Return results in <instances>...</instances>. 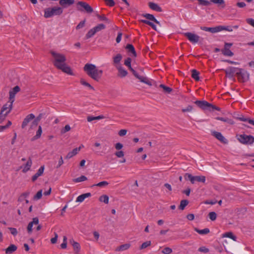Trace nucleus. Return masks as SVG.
I'll return each mask as SVG.
<instances>
[{
	"label": "nucleus",
	"instance_id": "c9c22d12",
	"mask_svg": "<svg viewBox=\"0 0 254 254\" xmlns=\"http://www.w3.org/2000/svg\"><path fill=\"white\" fill-rule=\"evenodd\" d=\"M195 231L201 235H205L209 233L210 231L208 228H205L203 230H199L197 228H194Z\"/></svg>",
	"mask_w": 254,
	"mask_h": 254
},
{
	"label": "nucleus",
	"instance_id": "49530a36",
	"mask_svg": "<svg viewBox=\"0 0 254 254\" xmlns=\"http://www.w3.org/2000/svg\"><path fill=\"white\" fill-rule=\"evenodd\" d=\"M95 33L96 32L94 30V28H93L87 32V33L86 35V38L87 39L90 38L92 37Z\"/></svg>",
	"mask_w": 254,
	"mask_h": 254
},
{
	"label": "nucleus",
	"instance_id": "c03bdc74",
	"mask_svg": "<svg viewBox=\"0 0 254 254\" xmlns=\"http://www.w3.org/2000/svg\"><path fill=\"white\" fill-rule=\"evenodd\" d=\"M106 28L105 25L104 24H99L93 28L95 31L96 33L99 32L102 30Z\"/></svg>",
	"mask_w": 254,
	"mask_h": 254
},
{
	"label": "nucleus",
	"instance_id": "052dcab7",
	"mask_svg": "<svg viewBox=\"0 0 254 254\" xmlns=\"http://www.w3.org/2000/svg\"><path fill=\"white\" fill-rule=\"evenodd\" d=\"M85 20L81 21L76 27V29H79L84 26Z\"/></svg>",
	"mask_w": 254,
	"mask_h": 254
},
{
	"label": "nucleus",
	"instance_id": "2eb2a0df",
	"mask_svg": "<svg viewBox=\"0 0 254 254\" xmlns=\"http://www.w3.org/2000/svg\"><path fill=\"white\" fill-rule=\"evenodd\" d=\"M35 118V116L33 114H30L27 115L26 118L24 119L21 127L22 128H24L33 119Z\"/></svg>",
	"mask_w": 254,
	"mask_h": 254
},
{
	"label": "nucleus",
	"instance_id": "0eeeda50",
	"mask_svg": "<svg viewBox=\"0 0 254 254\" xmlns=\"http://www.w3.org/2000/svg\"><path fill=\"white\" fill-rule=\"evenodd\" d=\"M77 9L80 11L85 10L88 13H91L93 11L92 7L87 2L80 1L77 2Z\"/></svg>",
	"mask_w": 254,
	"mask_h": 254
},
{
	"label": "nucleus",
	"instance_id": "ddd939ff",
	"mask_svg": "<svg viewBox=\"0 0 254 254\" xmlns=\"http://www.w3.org/2000/svg\"><path fill=\"white\" fill-rule=\"evenodd\" d=\"M20 91V88L18 86H16L14 87H13L12 89V90H10L9 92V100L12 101V100L14 101V97L15 96V94L19 92Z\"/></svg>",
	"mask_w": 254,
	"mask_h": 254
},
{
	"label": "nucleus",
	"instance_id": "4be33fe9",
	"mask_svg": "<svg viewBox=\"0 0 254 254\" xmlns=\"http://www.w3.org/2000/svg\"><path fill=\"white\" fill-rule=\"evenodd\" d=\"M17 249V247L14 245L11 244L10 245L8 248L4 249L5 252L6 254H12L15 251H16Z\"/></svg>",
	"mask_w": 254,
	"mask_h": 254
},
{
	"label": "nucleus",
	"instance_id": "f704fd0d",
	"mask_svg": "<svg viewBox=\"0 0 254 254\" xmlns=\"http://www.w3.org/2000/svg\"><path fill=\"white\" fill-rule=\"evenodd\" d=\"M222 53L224 56L232 57L234 55V53L228 48H224L222 50Z\"/></svg>",
	"mask_w": 254,
	"mask_h": 254
},
{
	"label": "nucleus",
	"instance_id": "7ed1b4c3",
	"mask_svg": "<svg viewBox=\"0 0 254 254\" xmlns=\"http://www.w3.org/2000/svg\"><path fill=\"white\" fill-rule=\"evenodd\" d=\"M131 59L130 58H127L125 61L124 64L128 67V69L131 71L134 76L138 79L141 82H143L148 85L151 86L152 84L148 80L147 77L140 76L137 72L134 70L131 66Z\"/></svg>",
	"mask_w": 254,
	"mask_h": 254
},
{
	"label": "nucleus",
	"instance_id": "09e8293b",
	"mask_svg": "<svg viewBox=\"0 0 254 254\" xmlns=\"http://www.w3.org/2000/svg\"><path fill=\"white\" fill-rule=\"evenodd\" d=\"M208 216L211 220L214 221L216 219L217 214L215 212H210L208 214Z\"/></svg>",
	"mask_w": 254,
	"mask_h": 254
},
{
	"label": "nucleus",
	"instance_id": "aec40b11",
	"mask_svg": "<svg viewBox=\"0 0 254 254\" xmlns=\"http://www.w3.org/2000/svg\"><path fill=\"white\" fill-rule=\"evenodd\" d=\"M74 3V0H60L59 4L64 8L67 7L73 4Z\"/></svg>",
	"mask_w": 254,
	"mask_h": 254
},
{
	"label": "nucleus",
	"instance_id": "864d4df0",
	"mask_svg": "<svg viewBox=\"0 0 254 254\" xmlns=\"http://www.w3.org/2000/svg\"><path fill=\"white\" fill-rule=\"evenodd\" d=\"M172 252V250L170 248L166 247L162 251V253L164 254H170Z\"/></svg>",
	"mask_w": 254,
	"mask_h": 254
},
{
	"label": "nucleus",
	"instance_id": "69168bd1",
	"mask_svg": "<svg viewBox=\"0 0 254 254\" xmlns=\"http://www.w3.org/2000/svg\"><path fill=\"white\" fill-rule=\"evenodd\" d=\"M127 133V129H121L120 130L119 132H118V134L120 136H123L124 135H125Z\"/></svg>",
	"mask_w": 254,
	"mask_h": 254
},
{
	"label": "nucleus",
	"instance_id": "f8f14e48",
	"mask_svg": "<svg viewBox=\"0 0 254 254\" xmlns=\"http://www.w3.org/2000/svg\"><path fill=\"white\" fill-rule=\"evenodd\" d=\"M212 135L223 144L228 143V140L223 136L221 132L213 131H212Z\"/></svg>",
	"mask_w": 254,
	"mask_h": 254
},
{
	"label": "nucleus",
	"instance_id": "6ab92c4d",
	"mask_svg": "<svg viewBox=\"0 0 254 254\" xmlns=\"http://www.w3.org/2000/svg\"><path fill=\"white\" fill-rule=\"evenodd\" d=\"M13 102V100H12L11 102H10L9 105V110L6 112L5 113H0V124H1L2 122L5 120V117L7 116L8 113H10L11 110L12 108V104Z\"/></svg>",
	"mask_w": 254,
	"mask_h": 254
},
{
	"label": "nucleus",
	"instance_id": "0e129e2a",
	"mask_svg": "<svg viewBox=\"0 0 254 254\" xmlns=\"http://www.w3.org/2000/svg\"><path fill=\"white\" fill-rule=\"evenodd\" d=\"M58 235L56 233H55V237L52 238L51 239V242L52 244H56L57 241Z\"/></svg>",
	"mask_w": 254,
	"mask_h": 254
},
{
	"label": "nucleus",
	"instance_id": "cd10ccee",
	"mask_svg": "<svg viewBox=\"0 0 254 254\" xmlns=\"http://www.w3.org/2000/svg\"><path fill=\"white\" fill-rule=\"evenodd\" d=\"M130 244L129 243L122 245L116 249V251H124L127 250L130 247Z\"/></svg>",
	"mask_w": 254,
	"mask_h": 254
},
{
	"label": "nucleus",
	"instance_id": "4d7b16f0",
	"mask_svg": "<svg viewBox=\"0 0 254 254\" xmlns=\"http://www.w3.org/2000/svg\"><path fill=\"white\" fill-rule=\"evenodd\" d=\"M115 155L118 158H122L124 156L125 153L124 151L120 150L115 153Z\"/></svg>",
	"mask_w": 254,
	"mask_h": 254
},
{
	"label": "nucleus",
	"instance_id": "c85d7f7f",
	"mask_svg": "<svg viewBox=\"0 0 254 254\" xmlns=\"http://www.w3.org/2000/svg\"><path fill=\"white\" fill-rule=\"evenodd\" d=\"M32 164V161L30 157L29 158L27 163L25 165V166L22 170V172L24 173L27 172L28 171H29L30 169V167H31V165Z\"/></svg>",
	"mask_w": 254,
	"mask_h": 254
},
{
	"label": "nucleus",
	"instance_id": "b1692460",
	"mask_svg": "<svg viewBox=\"0 0 254 254\" xmlns=\"http://www.w3.org/2000/svg\"><path fill=\"white\" fill-rule=\"evenodd\" d=\"M117 69L118 70V76L121 77H124L126 76L127 74V70L124 69L123 67L120 65L116 66Z\"/></svg>",
	"mask_w": 254,
	"mask_h": 254
},
{
	"label": "nucleus",
	"instance_id": "3c124183",
	"mask_svg": "<svg viewBox=\"0 0 254 254\" xmlns=\"http://www.w3.org/2000/svg\"><path fill=\"white\" fill-rule=\"evenodd\" d=\"M97 17L100 20L105 21L108 23L110 22V21L104 14L102 15H97Z\"/></svg>",
	"mask_w": 254,
	"mask_h": 254
},
{
	"label": "nucleus",
	"instance_id": "5701e85b",
	"mask_svg": "<svg viewBox=\"0 0 254 254\" xmlns=\"http://www.w3.org/2000/svg\"><path fill=\"white\" fill-rule=\"evenodd\" d=\"M142 16L146 18V19L152 21L154 22L157 24H158L159 25H161L159 21H158L155 17L153 15L149 13H146L142 14Z\"/></svg>",
	"mask_w": 254,
	"mask_h": 254
},
{
	"label": "nucleus",
	"instance_id": "c756f323",
	"mask_svg": "<svg viewBox=\"0 0 254 254\" xmlns=\"http://www.w3.org/2000/svg\"><path fill=\"white\" fill-rule=\"evenodd\" d=\"M216 119L227 123V124L230 125H233L234 123V121L232 120L229 119L228 118L217 117L216 118Z\"/></svg>",
	"mask_w": 254,
	"mask_h": 254
},
{
	"label": "nucleus",
	"instance_id": "423d86ee",
	"mask_svg": "<svg viewBox=\"0 0 254 254\" xmlns=\"http://www.w3.org/2000/svg\"><path fill=\"white\" fill-rule=\"evenodd\" d=\"M237 139L242 144H252L254 142V137L251 135L237 134Z\"/></svg>",
	"mask_w": 254,
	"mask_h": 254
},
{
	"label": "nucleus",
	"instance_id": "774afa93",
	"mask_svg": "<svg viewBox=\"0 0 254 254\" xmlns=\"http://www.w3.org/2000/svg\"><path fill=\"white\" fill-rule=\"evenodd\" d=\"M247 22L254 27V19L252 18H248L246 20Z\"/></svg>",
	"mask_w": 254,
	"mask_h": 254
},
{
	"label": "nucleus",
	"instance_id": "13d9d810",
	"mask_svg": "<svg viewBox=\"0 0 254 254\" xmlns=\"http://www.w3.org/2000/svg\"><path fill=\"white\" fill-rule=\"evenodd\" d=\"M8 229L10 231L11 234L13 235L14 236L17 235L18 232L16 228H12V227H8Z\"/></svg>",
	"mask_w": 254,
	"mask_h": 254
},
{
	"label": "nucleus",
	"instance_id": "680f3d73",
	"mask_svg": "<svg viewBox=\"0 0 254 254\" xmlns=\"http://www.w3.org/2000/svg\"><path fill=\"white\" fill-rule=\"evenodd\" d=\"M192 109L193 107L192 106L189 105L186 108L183 109L182 111L183 112H190L192 111Z\"/></svg>",
	"mask_w": 254,
	"mask_h": 254
},
{
	"label": "nucleus",
	"instance_id": "4c0bfd02",
	"mask_svg": "<svg viewBox=\"0 0 254 254\" xmlns=\"http://www.w3.org/2000/svg\"><path fill=\"white\" fill-rule=\"evenodd\" d=\"M80 83H81V84H82V85L83 86H86V87H88L89 89H91V90H94L95 89L89 83H88L87 82H86L84 79L83 78H81L80 80Z\"/></svg>",
	"mask_w": 254,
	"mask_h": 254
},
{
	"label": "nucleus",
	"instance_id": "6e6552de",
	"mask_svg": "<svg viewBox=\"0 0 254 254\" xmlns=\"http://www.w3.org/2000/svg\"><path fill=\"white\" fill-rule=\"evenodd\" d=\"M237 76L239 81L245 82L249 80V74L247 71L242 68H240L239 72L237 73Z\"/></svg>",
	"mask_w": 254,
	"mask_h": 254
},
{
	"label": "nucleus",
	"instance_id": "a19ab883",
	"mask_svg": "<svg viewBox=\"0 0 254 254\" xmlns=\"http://www.w3.org/2000/svg\"><path fill=\"white\" fill-rule=\"evenodd\" d=\"M159 87L162 88L163 89V91L166 93H170L172 91V89L171 88L166 86L164 84H160Z\"/></svg>",
	"mask_w": 254,
	"mask_h": 254
},
{
	"label": "nucleus",
	"instance_id": "1a4fd4ad",
	"mask_svg": "<svg viewBox=\"0 0 254 254\" xmlns=\"http://www.w3.org/2000/svg\"><path fill=\"white\" fill-rule=\"evenodd\" d=\"M184 35L191 43L193 44L197 43L200 38L199 36L197 35L190 32L185 33Z\"/></svg>",
	"mask_w": 254,
	"mask_h": 254
},
{
	"label": "nucleus",
	"instance_id": "7c9ffc66",
	"mask_svg": "<svg viewBox=\"0 0 254 254\" xmlns=\"http://www.w3.org/2000/svg\"><path fill=\"white\" fill-rule=\"evenodd\" d=\"M199 72L198 71H197L196 69H192L191 70V77L195 81L199 80Z\"/></svg>",
	"mask_w": 254,
	"mask_h": 254
},
{
	"label": "nucleus",
	"instance_id": "f03ea898",
	"mask_svg": "<svg viewBox=\"0 0 254 254\" xmlns=\"http://www.w3.org/2000/svg\"><path fill=\"white\" fill-rule=\"evenodd\" d=\"M85 72L93 80L98 81L103 74V70L98 69L95 65L86 64L83 67Z\"/></svg>",
	"mask_w": 254,
	"mask_h": 254
},
{
	"label": "nucleus",
	"instance_id": "9b49d317",
	"mask_svg": "<svg viewBox=\"0 0 254 254\" xmlns=\"http://www.w3.org/2000/svg\"><path fill=\"white\" fill-rule=\"evenodd\" d=\"M200 29L205 31H208L212 33H215L223 30L225 28L223 26H218L215 27H207L205 26L200 27Z\"/></svg>",
	"mask_w": 254,
	"mask_h": 254
},
{
	"label": "nucleus",
	"instance_id": "f257e3e1",
	"mask_svg": "<svg viewBox=\"0 0 254 254\" xmlns=\"http://www.w3.org/2000/svg\"><path fill=\"white\" fill-rule=\"evenodd\" d=\"M51 54L54 58L53 64L57 68L69 75L73 74L71 68L66 63V59L64 55L54 51H51Z\"/></svg>",
	"mask_w": 254,
	"mask_h": 254
},
{
	"label": "nucleus",
	"instance_id": "e433bc0d",
	"mask_svg": "<svg viewBox=\"0 0 254 254\" xmlns=\"http://www.w3.org/2000/svg\"><path fill=\"white\" fill-rule=\"evenodd\" d=\"M140 22L143 23H144V24L149 25L154 30H155V31L157 30L156 25L152 22H150V21L147 20H143V19L141 20Z\"/></svg>",
	"mask_w": 254,
	"mask_h": 254
},
{
	"label": "nucleus",
	"instance_id": "8fccbe9b",
	"mask_svg": "<svg viewBox=\"0 0 254 254\" xmlns=\"http://www.w3.org/2000/svg\"><path fill=\"white\" fill-rule=\"evenodd\" d=\"M42 196V190H39L34 196V199L38 200L40 199Z\"/></svg>",
	"mask_w": 254,
	"mask_h": 254
},
{
	"label": "nucleus",
	"instance_id": "dca6fc26",
	"mask_svg": "<svg viewBox=\"0 0 254 254\" xmlns=\"http://www.w3.org/2000/svg\"><path fill=\"white\" fill-rule=\"evenodd\" d=\"M192 178V179L190 182L192 184H194L195 182L205 183L206 181L205 177L204 176H193Z\"/></svg>",
	"mask_w": 254,
	"mask_h": 254
},
{
	"label": "nucleus",
	"instance_id": "412c9836",
	"mask_svg": "<svg viewBox=\"0 0 254 254\" xmlns=\"http://www.w3.org/2000/svg\"><path fill=\"white\" fill-rule=\"evenodd\" d=\"M148 5L150 8L157 12L162 11V8L157 3L153 2H149Z\"/></svg>",
	"mask_w": 254,
	"mask_h": 254
},
{
	"label": "nucleus",
	"instance_id": "a18cd8bd",
	"mask_svg": "<svg viewBox=\"0 0 254 254\" xmlns=\"http://www.w3.org/2000/svg\"><path fill=\"white\" fill-rule=\"evenodd\" d=\"M99 200L101 202H104L105 204H108L109 202V197L107 195H102L99 197Z\"/></svg>",
	"mask_w": 254,
	"mask_h": 254
},
{
	"label": "nucleus",
	"instance_id": "6e6d98bb",
	"mask_svg": "<svg viewBox=\"0 0 254 254\" xmlns=\"http://www.w3.org/2000/svg\"><path fill=\"white\" fill-rule=\"evenodd\" d=\"M70 127L69 126V125H66L65 126V127H64V128H63L62 130H61V133L62 134H64V133H65V132L69 131L70 130Z\"/></svg>",
	"mask_w": 254,
	"mask_h": 254
},
{
	"label": "nucleus",
	"instance_id": "e2e57ef3",
	"mask_svg": "<svg viewBox=\"0 0 254 254\" xmlns=\"http://www.w3.org/2000/svg\"><path fill=\"white\" fill-rule=\"evenodd\" d=\"M212 3L219 4H224L225 1L224 0H211Z\"/></svg>",
	"mask_w": 254,
	"mask_h": 254
},
{
	"label": "nucleus",
	"instance_id": "a878e982",
	"mask_svg": "<svg viewBox=\"0 0 254 254\" xmlns=\"http://www.w3.org/2000/svg\"><path fill=\"white\" fill-rule=\"evenodd\" d=\"M91 196V194L90 192L83 193V194H82L79 195L77 197L76 201V202H82V201H84V200L86 198L90 197Z\"/></svg>",
	"mask_w": 254,
	"mask_h": 254
},
{
	"label": "nucleus",
	"instance_id": "79ce46f5",
	"mask_svg": "<svg viewBox=\"0 0 254 254\" xmlns=\"http://www.w3.org/2000/svg\"><path fill=\"white\" fill-rule=\"evenodd\" d=\"M104 117L102 115L98 116L97 117L88 116L87 118V121L90 122L95 120H100L104 119Z\"/></svg>",
	"mask_w": 254,
	"mask_h": 254
},
{
	"label": "nucleus",
	"instance_id": "ea45409f",
	"mask_svg": "<svg viewBox=\"0 0 254 254\" xmlns=\"http://www.w3.org/2000/svg\"><path fill=\"white\" fill-rule=\"evenodd\" d=\"M122 59V56L120 54H117L113 58V62L114 64H118L120 63Z\"/></svg>",
	"mask_w": 254,
	"mask_h": 254
},
{
	"label": "nucleus",
	"instance_id": "4468645a",
	"mask_svg": "<svg viewBox=\"0 0 254 254\" xmlns=\"http://www.w3.org/2000/svg\"><path fill=\"white\" fill-rule=\"evenodd\" d=\"M39 224V219L38 217H34L32 219V221L30 222L27 226V231L29 234H31L32 232V227L33 225H38Z\"/></svg>",
	"mask_w": 254,
	"mask_h": 254
},
{
	"label": "nucleus",
	"instance_id": "2f4dec72",
	"mask_svg": "<svg viewBox=\"0 0 254 254\" xmlns=\"http://www.w3.org/2000/svg\"><path fill=\"white\" fill-rule=\"evenodd\" d=\"M189 201L187 199L182 200L180 202V204L179 206V209L180 210H184L185 207L189 204Z\"/></svg>",
	"mask_w": 254,
	"mask_h": 254
},
{
	"label": "nucleus",
	"instance_id": "f3484780",
	"mask_svg": "<svg viewBox=\"0 0 254 254\" xmlns=\"http://www.w3.org/2000/svg\"><path fill=\"white\" fill-rule=\"evenodd\" d=\"M69 243L72 246L75 252L74 253L75 254H77L80 250V244L74 241L72 239L69 240Z\"/></svg>",
	"mask_w": 254,
	"mask_h": 254
},
{
	"label": "nucleus",
	"instance_id": "393cba45",
	"mask_svg": "<svg viewBox=\"0 0 254 254\" xmlns=\"http://www.w3.org/2000/svg\"><path fill=\"white\" fill-rule=\"evenodd\" d=\"M81 149V147H77L72 150V151L69 152L66 155L65 158L67 159H70L74 155H76L78 151H80Z\"/></svg>",
	"mask_w": 254,
	"mask_h": 254
},
{
	"label": "nucleus",
	"instance_id": "de8ad7c7",
	"mask_svg": "<svg viewBox=\"0 0 254 254\" xmlns=\"http://www.w3.org/2000/svg\"><path fill=\"white\" fill-rule=\"evenodd\" d=\"M108 184H109V183L107 181H102V182H101L97 184L93 185L92 187H93L94 186H97V187H102L107 186V185H108Z\"/></svg>",
	"mask_w": 254,
	"mask_h": 254
},
{
	"label": "nucleus",
	"instance_id": "bf43d9fd",
	"mask_svg": "<svg viewBox=\"0 0 254 254\" xmlns=\"http://www.w3.org/2000/svg\"><path fill=\"white\" fill-rule=\"evenodd\" d=\"M193 176L189 173H186L184 175V178L186 180L188 181L189 180L190 182H191V180L192 179Z\"/></svg>",
	"mask_w": 254,
	"mask_h": 254
},
{
	"label": "nucleus",
	"instance_id": "473e14b6",
	"mask_svg": "<svg viewBox=\"0 0 254 254\" xmlns=\"http://www.w3.org/2000/svg\"><path fill=\"white\" fill-rule=\"evenodd\" d=\"M42 133V127L41 126H39L38 129L37 131L36 134L32 138V141L35 140L41 137V134Z\"/></svg>",
	"mask_w": 254,
	"mask_h": 254
},
{
	"label": "nucleus",
	"instance_id": "20e7f679",
	"mask_svg": "<svg viewBox=\"0 0 254 254\" xmlns=\"http://www.w3.org/2000/svg\"><path fill=\"white\" fill-rule=\"evenodd\" d=\"M194 103L200 109L202 110H208L210 111H213L214 110L217 111H220V108L211 104L206 101H200L197 100L194 102Z\"/></svg>",
	"mask_w": 254,
	"mask_h": 254
},
{
	"label": "nucleus",
	"instance_id": "72a5a7b5",
	"mask_svg": "<svg viewBox=\"0 0 254 254\" xmlns=\"http://www.w3.org/2000/svg\"><path fill=\"white\" fill-rule=\"evenodd\" d=\"M223 237L229 238L235 241H236L237 240V237L235 235H234L233 233L231 232H226L223 234Z\"/></svg>",
	"mask_w": 254,
	"mask_h": 254
},
{
	"label": "nucleus",
	"instance_id": "58836bf2",
	"mask_svg": "<svg viewBox=\"0 0 254 254\" xmlns=\"http://www.w3.org/2000/svg\"><path fill=\"white\" fill-rule=\"evenodd\" d=\"M197 0L198 2L199 5H202V6H209L212 2V1H211V0L210 1H208L207 0Z\"/></svg>",
	"mask_w": 254,
	"mask_h": 254
},
{
	"label": "nucleus",
	"instance_id": "39448f33",
	"mask_svg": "<svg viewBox=\"0 0 254 254\" xmlns=\"http://www.w3.org/2000/svg\"><path fill=\"white\" fill-rule=\"evenodd\" d=\"M63 11L62 8L60 7L47 8L45 9L44 16L46 18H50L54 15H60Z\"/></svg>",
	"mask_w": 254,
	"mask_h": 254
},
{
	"label": "nucleus",
	"instance_id": "9d476101",
	"mask_svg": "<svg viewBox=\"0 0 254 254\" xmlns=\"http://www.w3.org/2000/svg\"><path fill=\"white\" fill-rule=\"evenodd\" d=\"M240 69V68L230 66L225 70L224 71L228 77L232 78L235 74L237 75V73L239 72Z\"/></svg>",
	"mask_w": 254,
	"mask_h": 254
},
{
	"label": "nucleus",
	"instance_id": "5fc2aeb1",
	"mask_svg": "<svg viewBox=\"0 0 254 254\" xmlns=\"http://www.w3.org/2000/svg\"><path fill=\"white\" fill-rule=\"evenodd\" d=\"M106 4L112 7L114 6L115 4V2L114 0H104Z\"/></svg>",
	"mask_w": 254,
	"mask_h": 254
},
{
	"label": "nucleus",
	"instance_id": "a211bd4d",
	"mask_svg": "<svg viewBox=\"0 0 254 254\" xmlns=\"http://www.w3.org/2000/svg\"><path fill=\"white\" fill-rule=\"evenodd\" d=\"M44 169L45 167L44 165L40 167V168L38 170L37 172L32 177L31 180L33 182H35L39 177L43 175Z\"/></svg>",
	"mask_w": 254,
	"mask_h": 254
},
{
	"label": "nucleus",
	"instance_id": "37998d69",
	"mask_svg": "<svg viewBox=\"0 0 254 254\" xmlns=\"http://www.w3.org/2000/svg\"><path fill=\"white\" fill-rule=\"evenodd\" d=\"M87 180V178L86 176L82 175L78 178L74 179L73 180V181L75 183H78V182H81L86 181Z\"/></svg>",
	"mask_w": 254,
	"mask_h": 254
},
{
	"label": "nucleus",
	"instance_id": "bb28decb",
	"mask_svg": "<svg viewBox=\"0 0 254 254\" xmlns=\"http://www.w3.org/2000/svg\"><path fill=\"white\" fill-rule=\"evenodd\" d=\"M126 49L127 50L128 53H131L134 57H136L137 56L135 49L132 44H127L126 46Z\"/></svg>",
	"mask_w": 254,
	"mask_h": 254
},
{
	"label": "nucleus",
	"instance_id": "338daca9",
	"mask_svg": "<svg viewBox=\"0 0 254 254\" xmlns=\"http://www.w3.org/2000/svg\"><path fill=\"white\" fill-rule=\"evenodd\" d=\"M115 147L117 150H120L123 147V145L121 143L118 142L115 145Z\"/></svg>",
	"mask_w": 254,
	"mask_h": 254
},
{
	"label": "nucleus",
	"instance_id": "603ef678",
	"mask_svg": "<svg viewBox=\"0 0 254 254\" xmlns=\"http://www.w3.org/2000/svg\"><path fill=\"white\" fill-rule=\"evenodd\" d=\"M151 245V242L150 241H146L142 244L140 247V249H143L146 248H147L148 246H150Z\"/></svg>",
	"mask_w": 254,
	"mask_h": 254
}]
</instances>
